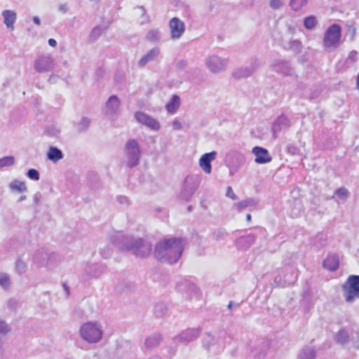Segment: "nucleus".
Returning <instances> with one entry per match:
<instances>
[{
  "instance_id": "7c9ffc66",
  "label": "nucleus",
  "mask_w": 359,
  "mask_h": 359,
  "mask_svg": "<svg viewBox=\"0 0 359 359\" xmlns=\"http://www.w3.org/2000/svg\"><path fill=\"white\" fill-rule=\"evenodd\" d=\"M316 357V351L312 346L303 348L298 355V359H315Z\"/></svg>"
},
{
  "instance_id": "09e8293b",
  "label": "nucleus",
  "mask_w": 359,
  "mask_h": 359,
  "mask_svg": "<svg viewBox=\"0 0 359 359\" xmlns=\"http://www.w3.org/2000/svg\"><path fill=\"white\" fill-rule=\"evenodd\" d=\"M336 195L341 199H346L348 196V191L344 187L337 189L335 191Z\"/></svg>"
},
{
  "instance_id": "de8ad7c7",
  "label": "nucleus",
  "mask_w": 359,
  "mask_h": 359,
  "mask_svg": "<svg viewBox=\"0 0 359 359\" xmlns=\"http://www.w3.org/2000/svg\"><path fill=\"white\" fill-rule=\"evenodd\" d=\"M27 176L32 180L38 181L40 179L39 172L34 168H30L27 172Z\"/></svg>"
},
{
  "instance_id": "aec40b11",
  "label": "nucleus",
  "mask_w": 359,
  "mask_h": 359,
  "mask_svg": "<svg viewBox=\"0 0 359 359\" xmlns=\"http://www.w3.org/2000/svg\"><path fill=\"white\" fill-rule=\"evenodd\" d=\"M323 266L325 269L330 271H335L339 266V256L336 254L328 255L323 261Z\"/></svg>"
},
{
  "instance_id": "5701e85b",
  "label": "nucleus",
  "mask_w": 359,
  "mask_h": 359,
  "mask_svg": "<svg viewBox=\"0 0 359 359\" xmlns=\"http://www.w3.org/2000/svg\"><path fill=\"white\" fill-rule=\"evenodd\" d=\"M177 290L181 292H185L191 295L197 292L196 286L188 280H183L177 285Z\"/></svg>"
},
{
  "instance_id": "423d86ee",
  "label": "nucleus",
  "mask_w": 359,
  "mask_h": 359,
  "mask_svg": "<svg viewBox=\"0 0 359 359\" xmlns=\"http://www.w3.org/2000/svg\"><path fill=\"white\" fill-rule=\"evenodd\" d=\"M126 164L129 168L137 166L140 160L141 151L138 142L135 140H129L125 147Z\"/></svg>"
},
{
  "instance_id": "c756f323",
  "label": "nucleus",
  "mask_w": 359,
  "mask_h": 359,
  "mask_svg": "<svg viewBox=\"0 0 359 359\" xmlns=\"http://www.w3.org/2000/svg\"><path fill=\"white\" fill-rule=\"evenodd\" d=\"M102 271V267L95 264H87L85 268V272L89 278L99 276Z\"/></svg>"
},
{
  "instance_id": "8fccbe9b",
  "label": "nucleus",
  "mask_w": 359,
  "mask_h": 359,
  "mask_svg": "<svg viewBox=\"0 0 359 359\" xmlns=\"http://www.w3.org/2000/svg\"><path fill=\"white\" fill-rule=\"evenodd\" d=\"M11 329L6 321L0 319V334H6L10 332Z\"/></svg>"
},
{
  "instance_id": "2eb2a0df",
  "label": "nucleus",
  "mask_w": 359,
  "mask_h": 359,
  "mask_svg": "<svg viewBox=\"0 0 359 359\" xmlns=\"http://www.w3.org/2000/svg\"><path fill=\"white\" fill-rule=\"evenodd\" d=\"M54 63L53 58L48 56H41L34 63V68L39 72H46L53 68Z\"/></svg>"
},
{
  "instance_id": "39448f33",
  "label": "nucleus",
  "mask_w": 359,
  "mask_h": 359,
  "mask_svg": "<svg viewBox=\"0 0 359 359\" xmlns=\"http://www.w3.org/2000/svg\"><path fill=\"white\" fill-rule=\"evenodd\" d=\"M344 296L346 302L351 303L359 299V276L351 275L342 285Z\"/></svg>"
},
{
  "instance_id": "f8f14e48",
  "label": "nucleus",
  "mask_w": 359,
  "mask_h": 359,
  "mask_svg": "<svg viewBox=\"0 0 359 359\" xmlns=\"http://www.w3.org/2000/svg\"><path fill=\"white\" fill-rule=\"evenodd\" d=\"M260 66L258 60H254L249 67H240L235 69L233 76L236 79L246 78L252 75Z\"/></svg>"
},
{
  "instance_id": "a211bd4d",
  "label": "nucleus",
  "mask_w": 359,
  "mask_h": 359,
  "mask_svg": "<svg viewBox=\"0 0 359 359\" xmlns=\"http://www.w3.org/2000/svg\"><path fill=\"white\" fill-rule=\"evenodd\" d=\"M120 108V100L116 95H111L104 107V113L107 116L116 115Z\"/></svg>"
},
{
  "instance_id": "13d9d810",
  "label": "nucleus",
  "mask_w": 359,
  "mask_h": 359,
  "mask_svg": "<svg viewBox=\"0 0 359 359\" xmlns=\"http://www.w3.org/2000/svg\"><path fill=\"white\" fill-rule=\"evenodd\" d=\"M187 66V62L184 60H180L177 64V68L178 69H184Z\"/></svg>"
},
{
  "instance_id": "69168bd1",
  "label": "nucleus",
  "mask_w": 359,
  "mask_h": 359,
  "mask_svg": "<svg viewBox=\"0 0 359 359\" xmlns=\"http://www.w3.org/2000/svg\"><path fill=\"white\" fill-rule=\"evenodd\" d=\"M63 288L66 292L67 297H68L69 295V287L66 283H63Z\"/></svg>"
},
{
  "instance_id": "cd10ccee",
  "label": "nucleus",
  "mask_w": 359,
  "mask_h": 359,
  "mask_svg": "<svg viewBox=\"0 0 359 359\" xmlns=\"http://www.w3.org/2000/svg\"><path fill=\"white\" fill-rule=\"evenodd\" d=\"M358 59V52L356 50H352L350 52L348 57L344 61H341L337 64V68L341 69H347L351 65H352L354 62L357 61Z\"/></svg>"
},
{
  "instance_id": "7ed1b4c3",
  "label": "nucleus",
  "mask_w": 359,
  "mask_h": 359,
  "mask_svg": "<svg viewBox=\"0 0 359 359\" xmlns=\"http://www.w3.org/2000/svg\"><path fill=\"white\" fill-rule=\"evenodd\" d=\"M79 333L84 341L89 344H96L102 339L103 330L100 323L89 321L81 326Z\"/></svg>"
},
{
  "instance_id": "338daca9",
  "label": "nucleus",
  "mask_w": 359,
  "mask_h": 359,
  "mask_svg": "<svg viewBox=\"0 0 359 359\" xmlns=\"http://www.w3.org/2000/svg\"><path fill=\"white\" fill-rule=\"evenodd\" d=\"M33 21L36 24V25H39L40 24V18L37 16H34L33 18Z\"/></svg>"
},
{
  "instance_id": "9b49d317",
  "label": "nucleus",
  "mask_w": 359,
  "mask_h": 359,
  "mask_svg": "<svg viewBox=\"0 0 359 359\" xmlns=\"http://www.w3.org/2000/svg\"><path fill=\"white\" fill-rule=\"evenodd\" d=\"M135 117L139 123L153 130L157 131L160 129V124L158 121L144 112H136Z\"/></svg>"
},
{
  "instance_id": "20e7f679",
  "label": "nucleus",
  "mask_w": 359,
  "mask_h": 359,
  "mask_svg": "<svg viewBox=\"0 0 359 359\" xmlns=\"http://www.w3.org/2000/svg\"><path fill=\"white\" fill-rule=\"evenodd\" d=\"M341 27L339 25H331L324 33L323 46L326 51L335 50L341 44Z\"/></svg>"
},
{
  "instance_id": "603ef678",
  "label": "nucleus",
  "mask_w": 359,
  "mask_h": 359,
  "mask_svg": "<svg viewBox=\"0 0 359 359\" xmlns=\"http://www.w3.org/2000/svg\"><path fill=\"white\" fill-rule=\"evenodd\" d=\"M227 233L225 231L223 230H219L217 231H215L214 233V238L217 241H221L223 239H225L227 236Z\"/></svg>"
},
{
  "instance_id": "e2e57ef3",
  "label": "nucleus",
  "mask_w": 359,
  "mask_h": 359,
  "mask_svg": "<svg viewBox=\"0 0 359 359\" xmlns=\"http://www.w3.org/2000/svg\"><path fill=\"white\" fill-rule=\"evenodd\" d=\"M59 11L63 13H65L67 11V6L66 4H60L59 6Z\"/></svg>"
},
{
  "instance_id": "6e6d98bb",
  "label": "nucleus",
  "mask_w": 359,
  "mask_h": 359,
  "mask_svg": "<svg viewBox=\"0 0 359 359\" xmlns=\"http://www.w3.org/2000/svg\"><path fill=\"white\" fill-rule=\"evenodd\" d=\"M226 196L228 198H231L232 200H237L238 199L237 196L234 194V192L233 191V189L231 187H227L226 192Z\"/></svg>"
},
{
  "instance_id": "4be33fe9",
  "label": "nucleus",
  "mask_w": 359,
  "mask_h": 359,
  "mask_svg": "<svg viewBox=\"0 0 359 359\" xmlns=\"http://www.w3.org/2000/svg\"><path fill=\"white\" fill-rule=\"evenodd\" d=\"M255 241L254 235L248 234L239 237L236 241V245L240 250H246L254 243Z\"/></svg>"
},
{
  "instance_id": "dca6fc26",
  "label": "nucleus",
  "mask_w": 359,
  "mask_h": 359,
  "mask_svg": "<svg viewBox=\"0 0 359 359\" xmlns=\"http://www.w3.org/2000/svg\"><path fill=\"white\" fill-rule=\"evenodd\" d=\"M272 67L275 72L285 76L294 74V69L287 60H276L273 62Z\"/></svg>"
},
{
  "instance_id": "a18cd8bd",
  "label": "nucleus",
  "mask_w": 359,
  "mask_h": 359,
  "mask_svg": "<svg viewBox=\"0 0 359 359\" xmlns=\"http://www.w3.org/2000/svg\"><path fill=\"white\" fill-rule=\"evenodd\" d=\"M348 338V334L347 332L344 330H341L339 331L336 339L338 343L343 344L347 341Z\"/></svg>"
},
{
  "instance_id": "774afa93",
  "label": "nucleus",
  "mask_w": 359,
  "mask_h": 359,
  "mask_svg": "<svg viewBox=\"0 0 359 359\" xmlns=\"http://www.w3.org/2000/svg\"><path fill=\"white\" fill-rule=\"evenodd\" d=\"M118 201L121 203H123L127 201V198L125 196H118Z\"/></svg>"
},
{
  "instance_id": "3c124183",
  "label": "nucleus",
  "mask_w": 359,
  "mask_h": 359,
  "mask_svg": "<svg viewBox=\"0 0 359 359\" xmlns=\"http://www.w3.org/2000/svg\"><path fill=\"white\" fill-rule=\"evenodd\" d=\"M301 42L297 40H292L290 42V48L296 53H299L301 50Z\"/></svg>"
},
{
  "instance_id": "72a5a7b5",
  "label": "nucleus",
  "mask_w": 359,
  "mask_h": 359,
  "mask_svg": "<svg viewBox=\"0 0 359 359\" xmlns=\"http://www.w3.org/2000/svg\"><path fill=\"white\" fill-rule=\"evenodd\" d=\"M27 264L22 260V257L20 256L17 259L15 263V269L16 272L21 275L22 273H25L27 271Z\"/></svg>"
},
{
  "instance_id": "f3484780",
  "label": "nucleus",
  "mask_w": 359,
  "mask_h": 359,
  "mask_svg": "<svg viewBox=\"0 0 359 359\" xmlns=\"http://www.w3.org/2000/svg\"><path fill=\"white\" fill-rule=\"evenodd\" d=\"M217 154V152L213 151L211 152L205 153L201 156L199 159V165L205 172L208 174L211 172V162L216 158Z\"/></svg>"
},
{
  "instance_id": "b1692460",
  "label": "nucleus",
  "mask_w": 359,
  "mask_h": 359,
  "mask_svg": "<svg viewBox=\"0 0 359 359\" xmlns=\"http://www.w3.org/2000/svg\"><path fill=\"white\" fill-rule=\"evenodd\" d=\"M199 330L197 329H187L182 332L177 337L180 341H191L198 338Z\"/></svg>"
},
{
  "instance_id": "ea45409f",
  "label": "nucleus",
  "mask_w": 359,
  "mask_h": 359,
  "mask_svg": "<svg viewBox=\"0 0 359 359\" xmlns=\"http://www.w3.org/2000/svg\"><path fill=\"white\" fill-rule=\"evenodd\" d=\"M15 163V158L13 156H4L0 158V169L9 167Z\"/></svg>"
},
{
  "instance_id": "6ab92c4d",
  "label": "nucleus",
  "mask_w": 359,
  "mask_h": 359,
  "mask_svg": "<svg viewBox=\"0 0 359 359\" xmlns=\"http://www.w3.org/2000/svg\"><path fill=\"white\" fill-rule=\"evenodd\" d=\"M4 18V23L6 28L13 31L14 29V24L17 20V13L12 10H4L1 13Z\"/></svg>"
},
{
  "instance_id": "4d7b16f0",
  "label": "nucleus",
  "mask_w": 359,
  "mask_h": 359,
  "mask_svg": "<svg viewBox=\"0 0 359 359\" xmlns=\"http://www.w3.org/2000/svg\"><path fill=\"white\" fill-rule=\"evenodd\" d=\"M287 153L292 155L297 154L299 149L293 144L289 145L287 148Z\"/></svg>"
},
{
  "instance_id": "49530a36",
  "label": "nucleus",
  "mask_w": 359,
  "mask_h": 359,
  "mask_svg": "<svg viewBox=\"0 0 359 359\" xmlns=\"http://www.w3.org/2000/svg\"><path fill=\"white\" fill-rule=\"evenodd\" d=\"M160 39V33L157 29H151L147 34V39L150 41H157Z\"/></svg>"
},
{
  "instance_id": "412c9836",
  "label": "nucleus",
  "mask_w": 359,
  "mask_h": 359,
  "mask_svg": "<svg viewBox=\"0 0 359 359\" xmlns=\"http://www.w3.org/2000/svg\"><path fill=\"white\" fill-rule=\"evenodd\" d=\"M160 54L158 48H154L143 55L138 62V65L141 67H144L149 62L155 60Z\"/></svg>"
},
{
  "instance_id": "4c0bfd02",
  "label": "nucleus",
  "mask_w": 359,
  "mask_h": 359,
  "mask_svg": "<svg viewBox=\"0 0 359 359\" xmlns=\"http://www.w3.org/2000/svg\"><path fill=\"white\" fill-rule=\"evenodd\" d=\"M105 28L101 27V26H97L95 28L93 29L91 31L90 35H89V40L90 41H95L97 40L104 32Z\"/></svg>"
},
{
  "instance_id": "79ce46f5",
  "label": "nucleus",
  "mask_w": 359,
  "mask_h": 359,
  "mask_svg": "<svg viewBox=\"0 0 359 359\" xmlns=\"http://www.w3.org/2000/svg\"><path fill=\"white\" fill-rule=\"evenodd\" d=\"M154 312L157 317H163L167 312V307L165 304L163 303H158L155 306Z\"/></svg>"
},
{
  "instance_id": "0e129e2a",
  "label": "nucleus",
  "mask_w": 359,
  "mask_h": 359,
  "mask_svg": "<svg viewBox=\"0 0 359 359\" xmlns=\"http://www.w3.org/2000/svg\"><path fill=\"white\" fill-rule=\"evenodd\" d=\"M49 46L52 47H55L57 45V41L54 39H50L48 41Z\"/></svg>"
},
{
  "instance_id": "864d4df0",
  "label": "nucleus",
  "mask_w": 359,
  "mask_h": 359,
  "mask_svg": "<svg viewBox=\"0 0 359 359\" xmlns=\"http://www.w3.org/2000/svg\"><path fill=\"white\" fill-rule=\"evenodd\" d=\"M269 5L273 9H278L283 6V2L281 0H271Z\"/></svg>"
},
{
  "instance_id": "f257e3e1",
  "label": "nucleus",
  "mask_w": 359,
  "mask_h": 359,
  "mask_svg": "<svg viewBox=\"0 0 359 359\" xmlns=\"http://www.w3.org/2000/svg\"><path fill=\"white\" fill-rule=\"evenodd\" d=\"M185 241L183 238H171L158 242L154 250V256L158 260L170 264L177 262L184 251Z\"/></svg>"
},
{
  "instance_id": "a878e982",
  "label": "nucleus",
  "mask_w": 359,
  "mask_h": 359,
  "mask_svg": "<svg viewBox=\"0 0 359 359\" xmlns=\"http://www.w3.org/2000/svg\"><path fill=\"white\" fill-rule=\"evenodd\" d=\"M162 341V337L160 334H153L145 339L144 346L148 350L157 347Z\"/></svg>"
},
{
  "instance_id": "bb28decb",
  "label": "nucleus",
  "mask_w": 359,
  "mask_h": 359,
  "mask_svg": "<svg viewBox=\"0 0 359 359\" xmlns=\"http://www.w3.org/2000/svg\"><path fill=\"white\" fill-rule=\"evenodd\" d=\"M64 158L62 151L56 147L51 146L49 147L47 152V158L53 162L56 163Z\"/></svg>"
},
{
  "instance_id": "6e6552de",
  "label": "nucleus",
  "mask_w": 359,
  "mask_h": 359,
  "mask_svg": "<svg viewBox=\"0 0 359 359\" xmlns=\"http://www.w3.org/2000/svg\"><path fill=\"white\" fill-rule=\"evenodd\" d=\"M55 257V253L47 248H41L33 254L32 261L37 267H50V262Z\"/></svg>"
},
{
  "instance_id": "473e14b6",
  "label": "nucleus",
  "mask_w": 359,
  "mask_h": 359,
  "mask_svg": "<svg viewBox=\"0 0 359 359\" xmlns=\"http://www.w3.org/2000/svg\"><path fill=\"white\" fill-rule=\"evenodd\" d=\"M8 187L12 191H16L18 193H23L27 190L25 183L18 180H15L10 182Z\"/></svg>"
},
{
  "instance_id": "e433bc0d",
  "label": "nucleus",
  "mask_w": 359,
  "mask_h": 359,
  "mask_svg": "<svg viewBox=\"0 0 359 359\" xmlns=\"http://www.w3.org/2000/svg\"><path fill=\"white\" fill-rule=\"evenodd\" d=\"M317 25V19L314 15H309L304 18V26L306 29L311 30Z\"/></svg>"
},
{
  "instance_id": "bf43d9fd",
  "label": "nucleus",
  "mask_w": 359,
  "mask_h": 359,
  "mask_svg": "<svg viewBox=\"0 0 359 359\" xmlns=\"http://www.w3.org/2000/svg\"><path fill=\"white\" fill-rule=\"evenodd\" d=\"M7 306L11 310H14L16 308L17 302L14 299H10L7 302Z\"/></svg>"
},
{
  "instance_id": "9d476101",
  "label": "nucleus",
  "mask_w": 359,
  "mask_h": 359,
  "mask_svg": "<svg viewBox=\"0 0 359 359\" xmlns=\"http://www.w3.org/2000/svg\"><path fill=\"white\" fill-rule=\"evenodd\" d=\"M170 37L172 39H180L185 32V25L178 18H172L169 22Z\"/></svg>"
},
{
  "instance_id": "ddd939ff",
  "label": "nucleus",
  "mask_w": 359,
  "mask_h": 359,
  "mask_svg": "<svg viewBox=\"0 0 359 359\" xmlns=\"http://www.w3.org/2000/svg\"><path fill=\"white\" fill-rule=\"evenodd\" d=\"M291 124L290 120L284 115H280L273 121L271 126V131L274 138H277L278 134L282 130L288 129Z\"/></svg>"
},
{
  "instance_id": "052dcab7",
  "label": "nucleus",
  "mask_w": 359,
  "mask_h": 359,
  "mask_svg": "<svg viewBox=\"0 0 359 359\" xmlns=\"http://www.w3.org/2000/svg\"><path fill=\"white\" fill-rule=\"evenodd\" d=\"M172 127L175 130H180L182 128V124L180 121L175 119L172 122Z\"/></svg>"
},
{
  "instance_id": "1a4fd4ad",
  "label": "nucleus",
  "mask_w": 359,
  "mask_h": 359,
  "mask_svg": "<svg viewBox=\"0 0 359 359\" xmlns=\"http://www.w3.org/2000/svg\"><path fill=\"white\" fill-rule=\"evenodd\" d=\"M228 61L217 55H210L205 60V65L208 69L214 74L224 71L227 66Z\"/></svg>"
},
{
  "instance_id": "0eeeda50",
  "label": "nucleus",
  "mask_w": 359,
  "mask_h": 359,
  "mask_svg": "<svg viewBox=\"0 0 359 359\" xmlns=\"http://www.w3.org/2000/svg\"><path fill=\"white\" fill-rule=\"evenodd\" d=\"M201 183V177L198 175L187 176L183 183V187L180 192V198L181 200L188 201L190 200L196 190Z\"/></svg>"
},
{
  "instance_id": "2f4dec72",
  "label": "nucleus",
  "mask_w": 359,
  "mask_h": 359,
  "mask_svg": "<svg viewBox=\"0 0 359 359\" xmlns=\"http://www.w3.org/2000/svg\"><path fill=\"white\" fill-rule=\"evenodd\" d=\"M180 105V98L178 95H174L171 100L167 103L165 108L170 114H175Z\"/></svg>"
},
{
  "instance_id": "393cba45",
  "label": "nucleus",
  "mask_w": 359,
  "mask_h": 359,
  "mask_svg": "<svg viewBox=\"0 0 359 359\" xmlns=\"http://www.w3.org/2000/svg\"><path fill=\"white\" fill-rule=\"evenodd\" d=\"M257 204H258L257 200L252 198H250L245 199L239 203H235L233 205V207L238 211L241 212L247 208L252 210V209L255 208Z\"/></svg>"
},
{
  "instance_id": "680f3d73",
  "label": "nucleus",
  "mask_w": 359,
  "mask_h": 359,
  "mask_svg": "<svg viewBox=\"0 0 359 359\" xmlns=\"http://www.w3.org/2000/svg\"><path fill=\"white\" fill-rule=\"evenodd\" d=\"M41 197H42V196H41V193H39V192L36 193L34 196V203L38 205L41 201Z\"/></svg>"
},
{
  "instance_id": "4468645a",
  "label": "nucleus",
  "mask_w": 359,
  "mask_h": 359,
  "mask_svg": "<svg viewBox=\"0 0 359 359\" xmlns=\"http://www.w3.org/2000/svg\"><path fill=\"white\" fill-rule=\"evenodd\" d=\"M252 153L255 156V161L257 164H266L272 161L269 151L264 147L256 146L252 148Z\"/></svg>"
},
{
  "instance_id": "58836bf2",
  "label": "nucleus",
  "mask_w": 359,
  "mask_h": 359,
  "mask_svg": "<svg viewBox=\"0 0 359 359\" xmlns=\"http://www.w3.org/2000/svg\"><path fill=\"white\" fill-rule=\"evenodd\" d=\"M0 286L8 290L11 286V278L8 274L6 273H0Z\"/></svg>"
},
{
  "instance_id": "5fc2aeb1",
  "label": "nucleus",
  "mask_w": 359,
  "mask_h": 359,
  "mask_svg": "<svg viewBox=\"0 0 359 359\" xmlns=\"http://www.w3.org/2000/svg\"><path fill=\"white\" fill-rule=\"evenodd\" d=\"M46 134L50 137H57L60 134V130L55 128H48L46 130Z\"/></svg>"
},
{
  "instance_id": "c03bdc74",
  "label": "nucleus",
  "mask_w": 359,
  "mask_h": 359,
  "mask_svg": "<svg viewBox=\"0 0 359 359\" xmlns=\"http://www.w3.org/2000/svg\"><path fill=\"white\" fill-rule=\"evenodd\" d=\"M137 8L140 9L142 11L141 15H140V24L144 25L148 24L150 22V18L147 14V11L144 6H137Z\"/></svg>"
},
{
  "instance_id": "c9c22d12",
  "label": "nucleus",
  "mask_w": 359,
  "mask_h": 359,
  "mask_svg": "<svg viewBox=\"0 0 359 359\" xmlns=\"http://www.w3.org/2000/svg\"><path fill=\"white\" fill-rule=\"evenodd\" d=\"M90 124V120L88 118L83 117L78 123L75 124V127L79 132L86 130Z\"/></svg>"
},
{
  "instance_id": "37998d69",
  "label": "nucleus",
  "mask_w": 359,
  "mask_h": 359,
  "mask_svg": "<svg viewBox=\"0 0 359 359\" xmlns=\"http://www.w3.org/2000/svg\"><path fill=\"white\" fill-rule=\"evenodd\" d=\"M307 0H290V6L294 11L300 10L306 4Z\"/></svg>"
},
{
  "instance_id": "a19ab883",
  "label": "nucleus",
  "mask_w": 359,
  "mask_h": 359,
  "mask_svg": "<svg viewBox=\"0 0 359 359\" xmlns=\"http://www.w3.org/2000/svg\"><path fill=\"white\" fill-rule=\"evenodd\" d=\"M135 287V284L130 281H122L118 283V289L123 292H129Z\"/></svg>"
},
{
  "instance_id": "f704fd0d",
  "label": "nucleus",
  "mask_w": 359,
  "mask_h": 359,
  "mask_svg": "<svg viewBox=\"0 0 359 359\" xmlns=\"http://www.w3.org/2000/svg\"><path fill=\"white\" fill-rule=\"evenodd\" d=\"M227 158L236 159L238 164H243L245 161V155L238 151H231L227 155Z\"/></svg>"
},
{
  "instance_id": "c85d7f7f",
  "label": "nucleus",
  "mask_w": 359,
  "mask_h": 359,
  "mask_svg": "<svg viewBox=\"0 0 359 359\" xmlns=\"http://www.w3.org/2000/svg\"><path fill=\"white\" fill-rule=\"evenodd\" d=\"M290 271H292V274L290 277H287V276L285 275L283 280V283H280L281 278H278V277H276L275 278L274 283H276L277 285H283V287L285 286V285H290L293 284L297 280V273L295 271V270L293 269H291Z\"/></svg>"
},
{
  "instance_id": "f03ea898",
  "label": "nucleus",
  "mask_w": 359,
  "mask_h": 359,
  "mask_svg": "<svg viewBox=\"0 0 359 359\" xmlns=\"http://www.w3.org/2000/svg\"><path fill=\"white\" fill-rule=\"evenodd\" d=\"M111 241L119 250L132 251L135 256L140 257L148 256L151 251V245L149 242L142 238L124 236L120 232L112 235Z\"/></svg>"
}]
</instances>
